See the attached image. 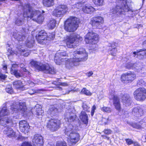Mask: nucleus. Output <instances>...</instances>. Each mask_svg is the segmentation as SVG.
Returning <instances> with one entry per match:
<instances>
[{"mask_svg": "<svg viewBox=\"0 0 146 146\" xmlns=\"http://www.w3.org/2000/svg\"><path fill=\"white\" fill-rule=\"evenodd\" d=\"M67 54L64 51L59 50L57 52L54 57V61L58 65H60L62 62L65 61L66 67L70 68L73 66H77L78 63L81 61H85L88 58V54L85 50L82 48L78 49L74 52L72 58L70 59L64 58L67 56Z\"/></svg>", "mask_w": 146, "mask_h": 146, "instance_id": "1", "label": "nucleus"}, {"mask_svg": "<svg viewBox=\"0 0 146 146\" xmlns=\"http://www.w3.org/2000/svg\"><path fill=\"white\" fill-rule=\"evenodd\" d=\"M27 108L26 104L22 102L14 104L11 106L9 111L7 110L5 107H4L0 110V125L3 126L6 125L13 126L14 124L16 123V121L18 119L17 116H11L10 117H3L7 116L11 113L25 112Z\"/></svg>", "mask_w": 146, "mask_h": 146, "instance_id": "2", "label": "nucleus"}, {"mask_svg": "<svg viewBox=\"0 0 146 146\" xmlns=\"http://www.w3.org/2000/svg\"><path fill=\"white\" fill-rule=\"evenodd\" d=\"M23 16L27 20L31 19L38 23H41L43 21L44 17L41 15V12L39 11L34 10L30 5L27 4L23 7Z\"/></svg>", "mask_w": 146, "mask_h": 146, "instance_id": "3", "label": "nucleus"}, {"mask_svg": "<svg viewBox=\"0 0 146 146\" xmlns=\"http://www.w3.org/2000/svg\"><path fill=\"white\" fill-rule=\"evenodd\" d=\"M32 67L38 71H43L46 73L54 74V68L48 64H42L37 61L32 60L30 62Z\"/></svg>", "mask_w": 146, "mask_h": 146, "instance_id": "4", "label": "nucleus"}, {"mask_svg": "<svg viewBox=\"0 0 146 146\" xmlns=\"http://www.w3.org/2000/svg\"><path fill=\"white\" fill-rule=\"evenodd\" d=\"M117 6L111 10L110 13L115 14H123V13L127 12L129 9L127 5L126 0H116Z\"/></svg>", "mask_w": 146, "mask_h": 146, "instance_id": "5", "label": "nucleus"}, {"mask_svg": "<svg viewBox=\"0 0 146 146\" xmlns=\"http://www.w3.org/2000/svg\"><path fill=\"white\" fill-rule=\"evenodd\" d=\"M82 40V38L79 35L73 33L70 36H66L63 42L66 43L68 47L74 48L78 45L79 42Z\"/></svg>", "mask_w": 146, "mask_h": 146, "instance_id": "6", "label": "nucleus"}, {"mask_svg": "<svg viewBox=\"0 0 146 146\" xmlns=\"http://www.w3.org/2000/svg\"><path fill=\"white\" fill-rule=\"evenodd\" d=\"M79 23V19L78 18L75 17H70L65 22L64 29L68 32H74L78 27Z\"/></svg>", "mask_w": 146, "mask_h": 146, "instance_id": "7", "label": "nucleus"}, {"mask_svg": "<svg viewBox=\"0 0 146 146\" xmlns=\"http://www.w3.org/2000/svg\"><path fill=\"white\" fill-rule=\"evenodd\" d=\"M14 38L17 39L19 41V46H18V48L19 51L18 54H21V55H23L25 56H27L29 54V52L27 51L24 48V46H25V45L23 43V40L25 39V33L22 35L18 34L15 32L12 34Z\"/></svg>", "mask_w": 146, "mask_h": 146, "instance_id": "8", "label": "nucleus"}, {"mask_svg": "<svg viewBox=\"0 0 146 146\" xmlns=\"http://www.w3.org/2000/svg\"><path fill=\"white\" fill-rule=\"evenodd\" d=\"M82 3L79 2L73 5L72 8L75 9L74 11L75 12L78 11L77 9H82L84 12L87 13H91L95 11V9L92 6L88 4H82Z\"/></svg>", "mask_w": 146, "mask_h": 146, "instance_id": "9", "label": "nucleus"}, {"mask_svg": "<svg viewBox=\"0 0 146 146\" xmlns=\"http://www.w3.org/2000/svg\"><path fill=\"white\" fill-rule=\"evenodd\" d=\"M133 94L136 100L143 101L146 98V89L144 88H139L134 91Z\"/></svg>", "mask_w": 146, "mask_h": 146, "instance_id": "10", "label": "nucleus"}, {"mask_svg": "<svg viewBox=\"0 0 146 146\" xmlns=\"http://www.w3.org/2000/svg\"><path fill=\"white\" fill-rule=\"evenodd\" d=\"M98 36L95 33L91 31L89 32L85 36V41L86 43L96 44L98 41Z\"/></svg>", "mask_w": 146, "mask_h": 146, "instance_id": "11", "label": "nucleus"}, {"mask_svg": "<svg viewBox=\"0 0 146 146\" xmlns=\"http://www.w3.org/2000/svg\"><path fill=\"white\" fill-rule=\"evenodd\" d=\"M68 10L67 6L65 5H62L58 6L53 12V15L56 17H62L66 13Z\"/></svg>", "mask_w": 146, "mask_h": 146, "instance_id": "12", "label": "nucleus"}, {"mask_svg": "<svg viewBox=\"0 0 146 146\" xmlns=\"http://www.w3.org/2000/svg\"><path fill=\"white\" fill-rule=\"evenodd\" d=\"M60 124V121L59 120L52 119L48 122L47 127L51 131H54L59 128Z\"/></svg>", "mask_w": 146, "mask_h": 146, "instance_id": "13", "label": "nucleus"}, {"mask_svg": "<svg viewBox=\"0 0 146 146\" xmlns=\"http://www.w3.org/2000/svg\"><path fill=\"white\" fill-rule=\"evenodd\" d=\"M109 98L110 99L113 100V104L116 109L119 111L120 110L121 106L119 100L117 97L115 95L114 91H111V92H110Z\"/></svg>", "mask_w": 146, "mask_h": 146, "instance_id": "14", "label": "nucleus"}, {"mask_svg": "<svg viewBox=\"0 0 146 146\" xmlns=\"http://www.w3.org/2000/svg\"><path fill=\"white\" fill-rule=\"evenodd\" d=\"M136 76V75L133 72L129 71L121 75V80L122 82L126 81L131 82L135 79Z\"/></svg>", "mask_w": 146, "mask_h": 146, "instance_id": "15", "label": "nucleus"}, {"mask_svg": "<svg viewBox=\"0 0 146 146\" xmlns=\"http://www.w3.org/2000/svg\"><path fill=\"white\" fill-rule=\"evenodd\" d=\"M43 138L41 135L36 134L34 136L32 142L34 146H43Z\"/></svg>", "mask_w": 146, "mask_h": 146, "instance_id": "16", "label": "nucleus"}, {"mask_svg": "<svg viewBox=\"0 0 146 146\" xmlns=\"http://www.w3.org/2000/svg\"><path fill=\"white\" fill-rule=\"evenodd\" d=\"M19 126L21 131L25 134L27 133L30 130L29 124L25 120L20 121L19 123Z\"/></svg>", "mask_w": 146, "mask_h": 146, "instance_id": "17", "label": "nucleus"}, {"mask_svg": "<svg viewBox=\"0 0 146 146\" xmlns=\"http://www.w3.org/2000/svg\"><path fill=\"white\" fill-rule=\"evenodd\" d=\"M79 135L76 132H73L70 134L68 138V141L72 144L76 143L79 139Z\"/></svg>", "mask_w": 146, "mask_h": 146, "instance_id": "18", "label": "nucleus"}, {"mask_svg": "<svg viewBox=\"0 0 146 146\" xmlns=\"http://www.w3.org/2000/svg\"><path fill=\"white\" fill-rule=\"evenodd\" d=\"M104 23L103 18L98 17L93 18L91 20V23L93 27L99 28V27Z\"/></svg>", "mask_w": 146, "mask_h": 146, "instance_id": "19", "label": "nucleus"}, {"mask_svg": "<svg viewBox=\"0 0 146 146\" xmlns=\"http://www.w3.org/2000/svg\"><path fill=\"white\" fill-rule=\"evenodd\" d=\"M48 36L47 34L44 30H41L38 33V35L36 36V38L38 43H41L43 40H45L47 39Z\"/></svg>", "mask_w": 146, "mask_h": 146, "instance_id": "20", "label": "nucleus"}, {"mask_svg": "<svg viewBox=\"0 0 146 146\" xmlns=\"http://www.w3.org/2000/svg\"><path fill=\"white\" fill-rule=\"evenodd\" d=\"M132 113L133 115L136 117H139L143 115L144 111L141 108L138 107L133 108Z\"/></svg>", "mask_w": 146, "mask_h": 146, "instance_id": "21", "label": "nucleus"}, {"mask_svg": "<svg viewBox=\"0 0 146 146\" xmlns=\"http://www.w3.org/2000/svg\"><path fill=\"white\" fill-rule=\"evenodd\" d=\"M12 67L11 69V72L12 74L14 75L17 78H19L23 75V74L19 73L16 70L18 67L17 64L15 63L11 64Z\"/></svg>", "mask_w": 146, "mask_h": 146, "instance_id": "22", "label": "nucleus"}, {"mask_svg": "<svg viewBox=\"0 0 146 146\" xmlns=\"http://www.w3.org/2000/svg\"><path fill=\"white\" fill-rule=\"evenodd\" d=\"M3 133L9 137H15L16 136L15 132L12 128L9 127H5Z\"/></svg>", "mask_w": 146, "mask_h": 146, "instance_id": "23", "label": "nucleus"}, {"mask_svg": "<svg viewBox=\"0 0 146 146\" xmlns=\"http://www.w3.org/2000/svg\"><path fill=\"white\" fill-rule=\"evenodd\" d=\"M146 118H144L143 121H144V122L143 121H141L138 123H132L130 124L133 127L137 129H141L142 127H144L146 123Z\"/></svg>", "mask_w": 146, "mask_h": 146, "instance_id": "24", "label": "nucleus"}, {"mask_svg": "<svg viewBox=\"0 0 146 146\" xmlns=\"http://www.w3.org/2000/svg\"><path fill=\"white\" fill-rule=\"evenodd\" d=\"M116 43L112 42L109 44L108 45L111 48L109 49V52L111 55L115 56L117 52V49L116 48Z\"/></svg>", "mask_w": 146, "mask_h": 146, "instance_id": "25", "label": "nucleus"}, {"mask_svg": "<svg viewBox=\"0 0 146 146\" xmlns=\"http://www.w3.org/2000/svg\"><path fill=\"white\" fill-rule=\"evenodd\" d=\"M122 102L125 106H129L131 104V98L129 95L125 94L122 97Z\"/></svg>", "mask_w": 146, "mask_h": 146, "instance_id": "26", "label": "nucleus"}, {"mask_svg": "<svg viewBox=\"0 0 146 146\" xmlns=\"http://www.w3.org/2000/svg\"><path fill=\"white\" fill-rule=\"evenodd\" d=\"M133 54L135 55L134 56L137 55V57L139 58H143L144 57H146V50L141 49L139 51L137 50L136 52H134Z\"/></svg>", "mask_w": 146, "mask_h": 146, "instance_id": "27", "label": "nucleus"}, {"mask_svg": "<svg viewBox=\"0 0 146 146\" xmlns=\"http://www.w3.org/2000/svg\"><path fill=\"white\" fill-rule=\"evenodd\" d=\"M74 127L72 124H70L67 126H65V129L63 130L65 134L68 136H69L70 134L72 133V130Z\"/></svg>", "mask_w": 146, "mask_h": 146, "instance_id": "28", "label": "nucleus"}, {"mask_svg": "<svg viewBox=\"0 0 146 146\" xmlns=\"http://www.w3.org/2000/svg\"><path fill=\"white\" fill-rule=\"evenodd\" d=\"M13 85L15 88L21 90L26 89L23 86L22 82L21 81L17 80L14 81L13 82Z\"/></svg>", "mask_w": 146, "mask_h": 146, "instance_id": "29", "label": "nucleus"}, {"mask_svg": "<svg viewBox=\"0 0 146 146\" xmlns=\"http://www.w3.org/2000/svg\"><path fill=\"white\" fill-rule=\"evenodd\" d=\"M79 117L84 123L87 124L88 122V117L85 112L82 111Z\"/></svg>", "mask_w": 146, "mask_h": 146, "instance_id": "30", "label": "nucleus"}, {"mask_svg": "<svg viewBox=\"0 0 146 146\" xmlns=\"http://www.w3.org/2000/svg\"><path fill=\"white\" fill-rule=\"evenodd\" d=\"M76 118V116L74 114L68 113L66 115L65 119L68 122H71L75 120Z\"/></svg>", "mask_w": 146, "mask_h": 146, "instance_id": "31", "label": "nucleus"}, {"mask_svg": "<svg viewBox=\"0 0 146 146\" xmlns=\"http://www.w3.org/2000/svg\"><path fill=\"white\" fill-rule=\"evenodd\" d=\"M43 4L44 6L46 7H50L54 5V0H43Z\"/></svg>", "mask_w": 146, "mask_h": 146, "instance_id": "32", "label": "nucleus"}, {"mask_svg": "<svg viewBox=\"0 0 146 146\" xmlns=\"http://www.w3.org/2000/svg\"><path fill=\"white\" fill-rule=\"evenodd\" d=\"M58 111L57 109L54 106H51L48 110V113L52 115H54Z\"/></svg>", "mask_w": 146, "mask_h": 146, "instance_id": "33", "label": "nucleus"}, {"mask_svg": "<svg viewBox=\"0 0 146 146\" xmlns=\"http://www.w3.org/2000/svg\"><path fill=\"white\" fill-rule=\"evenodd\" d=\"M35 109H36V114L38 115H42L43 111L42 110L41 106L38 104L36 106Z\"/></svg>", "mask_w": 146, "mask_h": 146, "instance_id": "34", "label": "nucleus"}, {"mask_svg": "<svg viewBox=\"0 0 146 146\" xmlns=\"http://www.w3.org/2000/svg\"><path fill=\"white\" fill-rule=\"evenodd\" d=\"M56 21L53 19H50L48 23L47 26L50 29H53L55 26Z\"/></svg>", "mask_w": 146, "mask_h": 146, "instance_id": "35", "label": "nucleus"}, {"mask_svg": "<svg viewBox=\"0 0 146 146\" xmlns=\"http://www.w3.org/2000/svg\"><path fill=\"white\" fill-rule=\"evenodd\" d=\"M34 42L35 41L33 38L31 39L29 38L26 42V46L28 47L31 48L33 46Z\"/></svg>", "mask_w": 146, "mask_h": 146, "instance_id": "36", "label": "nucleus"}, {"mask_svg": "<svg viewBox=\"0 0 146 146\" xmlns=\"http://www.w3.org/2000/svg\"><path fill=\"white\" fill-rule=\"evenodd\" d=\"M24 20L23 17L22 18L19 17L15 21V24L18 26L22 25L24 24Z\"/></svg>", "mask_w": 146, "mask_h": 146, "instance_id": "37", "label": "nucleus"}, {"mask_svg": "<svg viewBox=\"0 0 146 146\" xmlns=\"http://www.w3.org/2000/svg\"><path fill=\"white\" fill-rule=\"evenodd\" d=\"M137 64H133L131 63H128L127 64L125 67L126 68L129 69L133 68H135L137 70H138L139 68L138 66L136 65Z\"/></svg>", "mask_w": 146, "mask_h": 146, "instance_id": "38", "label": "nucleus"}, {"mask_svg": "<svg viewBox=\"0 0 146 146\" xmlns=\"http://www.w3.org/2000/svg\"><path fill=\"white\" fill-rule=\"evenodd\" d=\"M43 89H37L36 90H34L33 89H30L28 91V93L31 95L35 93H40L42 92L43 91Z\"/></svg>", "mask_w": 146, "mask_h": 146, "instance_id": "39", "label": "nucleus"}, {"mask_svg": "<svg viewBox=\"0 0 146 146\" xmlns=\"http://www.w3.org/2000/svg\"><path fill=\"white\" fill-rule=\"evenodd\" d=\"M80 93L82 94H84L88 96H91L92 94L89 90L85 88H84L82 90Z\"/></svg>", "mask_w": 146, "mask_h": 146, "instance_id": "40", "label": "nucleus"}, {"mask_svg": "<svg viewBox=\"0 0 146 146\" xmlns=\"http://www.w3.org/2000/svg\"><path fill=\"white\" fill-rule=\"evenodd\" d=\"M93 2L96 5L101 6L103 5L104 0H93Z\"/></svg>", "mask_w": 146, "mask_h": 146, "instance_id": "41", "label": "nucleus"}, {"mask_svg": "<svg viewBox=\"0 0 146 146\" xmlns=\"http://www.w3.org/2000/svg\"><path fill=\"white\" fill-rule=\"evenodd\" d=\"M101 110L104 112H106L108 113H109L111 111V110L109 107H104L101 108Z\"/></svg>", "mask_w": 146, "mask_h": 146, "instance_id": "42", "label": "nucleus"}, {"mask_svg": "<svg viewBox=\"0 0 146 146\" xmlns=\"http://www.w3.org/2000/svg\"><path fill=\"white\" fill-rule=\"evenodd\" d=\"M6 92L10 94H12L13 93V90L11 86H7L5 89Z\"/></svg>", "mask_w": 146, "mask_h": 146, "instance_id": "43", "label": "nucleus"}, {"mask_svg": "<svg viewBox=\"0 0 146 146\" xmlns=\"http://www.w3.org/2000/svg\"><path fill=\"white\" fill-rule=\"evenodd\" d=\"M56 146H67L64 141H58L57 143Z\"/></svg>", "mask_w": 146, "mask_h": 146, "instance_id": "44", "label": "nucleus"}, {"mask_svg": "<svg viewBox=\"0 0 146 146\" xmlns=\"http://www.w3.org/2000/svg\"><path fill=\"white\" fill-rule=\"evenodd\" d=\"M55 82H54V84L57 85H61L63 86H67L68 85V84L66 82H57L56 84L55 83Z\"/></svg>", "mask_w": 146, "mask_h": 146, "instance_id": "45", "label": "nucleus"}, {"mask_svg": "<svg viewBox=\"0 0 146 146\" xmlns=\"http://www.w3.org/2000/svg\"><path fill=\"white\" fill-rule=\"evenodd\" d=\"M24 65L23 64H21L20 65V66L21 68H22V70L24 72H25L26 73V74L27 75V74H29V72L28 71V70L26 69L25 68H23Z\"/></svg>", "mask_w": 146, "mask_h": 146, "instance_id": "46", "label": "nucleus"}, {"mask_svg": "<svg viewBox=\"0 0 146 146\" xmlns=\"http://www.w3.org/2000/svg\"><path fill=\"white\" fill-rule=\"evenodd\" d=\"M82 108L84 110L86 111H88V110L90 108V107L88 106L84 102L83 103Z\"/></svg>", "mask_w": 146, "mask_h": 146, "instance_id": "47", "label": "nucleus"}, {"mask_svg": "<svg viewBox=\"0 0 146 146\" xmlns=\"http://www.w3.org/2000/svg\"><path fill=\"white\" fill-rule=\"evenodd\" d=\"M125 140L127 144L128 145H131L134 143V142L131 139H126Z\"/></svg>", "mask_w": 146, "mask_h": 146, "instance_id": "48", "label": "nucleus"}, {"mask_svg": "<svg viewBox=\"0 0 146 146\" xmlns=\"http://www.w3.org/2000/svg\"><path fill=\"white\" fill-rule=\"evenodd\" d=\"M7 76L2 73L0 72V80H5L7 78Z\"/></svg>", "mask_w": 146, "mask_h": 146, "instance_id": "49", "label": "nucleus"}, {"mask_svg": "<svg viewBox=\"0 0 146 146\" xmlns=\"http://www.w3.org/2000/svg\"><path fill=\"white\" fill-rule=\"evenodd\" d=\"M21 146H32L30 142H25L22 143Z\"/></svg>", "mask_w": 146, "mask_h": 146, "instance_id": "50", "label": "nucleus"}, {"mask_svg": "<svg viewBox=\"0 0 146 146\" xmlns=\"http://www.w3.org/2000/svg\"><path fill=\"white\" fill-rule=\"evenodd\" d=\"M96 109V107L95 105H94L92 108V110L91 112V115L92 116L94 115V113L95 112V110Z\"/></svg>", "mask_w": 146, "mask_h": 146, "instance_id": "51", "label": "nucleus"}, {"mask_svg": "<svg viewBox=\"0 0 146 146\" xmlns=\"http://www.w3.org/2000/svg\"><path fill=\"white\" fill-rule=\"evenodd\" d=\"M104 132L105 134L108 135L110 134L111 133V131L109 129H105Z\"/></svg>", "mask_w": 146, "mask_h": 146, "instance_id": "52", "label": "nucleus"}, {"mask_svg": "<svg viewBox=\"0 0 146 146\" xmlns=\"http://www.w3.org/2000/svg\"><path fill=\"white\" fill-rule=\"evenodd\" d=\"M29 83L31 87L33 86H34V84L31 81H29Z\"/></svg>", "mask_w": 146, "mask_h": 146, "instance_id": "53", "label": "nucleus"}, {"mask_svg": "<svg viewBox=\"0 0 146 146\" xmlns=\"http://www.w3.org/2000/svg\"><path fill=\"white\" fill-rule=\"evenodd\" d=\"M93 74V73L92 71L90 72L87 73V76L89 77L91 76Z\"/></svg>", "mask_w": 146, "mask_h": 146, "instance_id": "54", "label": "nucleus"}, {"mask_svg": "<svg viewBox=\"0 0 146 146\" xmlns=\"http://www.w3.org/2000/svg\"><path fill=\"white\" fill-rule=\"evenodd\" d=\"M133 144H134V146H140V145L137 142H134Z\"/></svg>", "mask_w": 146, "mask_h": 146, "instance_id": "55", "label": "nucleus"}, {"mask_svg": "<svg viewBox=\"0 0 146 146\" xmlns=\"http://www.w3.org/2000/svg\"><path fill=\"white\" fill-rule=\"evenodd\" d=\"M7 68V67L6 66H3V69L4 70H6Z\"/></svg>", "mask_w": 146, "mask_h": 146, "instance_id": "56", "label": "nucleus"}, {"mask_svg": "<svg viewBox=\"0 0 146 146\" xmlns=\"http://www.w3.org/2000/svg\"><path fill=\"white\" fill-rule=\"evenodd\" d=\"M9 50V51L10 53L11 54L12 53V51L11 50V49H10V48H9L8 49Z\"/></svg>", "mask_w": 146, "mask_h": 146, "instance_id": "57", "label": "nucleus"}, {"mask_svg": "<svg viewBox=\"0 0 146 146\" xmlns=\"http://www.w3.org/2000/svg\"><path fill=\"white\" fill-rule=\"evenodd\" d=\"M49 37L50 38H53L54 37V35H52L51 36H50V35H49Z\"/></svg>", "mask_w": 146, "mask_h": 146, "instance_id": "58", "label": "nucleus"}, {"mask_svg": "<svg viewBox=\"0 0 146 146\" xmlns=\"http://www.w3.org/2000/svg\"><path fill=\"white\" fill-rule=\"evenodd\" d=\"M143 44H146V40H145L143 42Z\"/></svg>", "mask_w": 146, "mask_h": 146, "instance_id": "59", "label": "nucleus"}, {"mask_svg": "<svg viewBox=\"0 0 146 146\" xmlns=\"http://www.w3.org/2000/svg\"><path fill=\"white\" fill-rule=\"evenodd\" d=\"M106 138H107V139H108V140H109V137H106Z\"/></svg>", "mask_w": 146, "mask_h": 146, "instance_id": "60", "label": "nucleus"}, {"mask_svg": "<svg viewBox=\"0 0 146 146\" xmlns=\"http://www.w3.org/2000/svg\"><path fill=\"white\" fill-rule=\"evenodd\" d=\"M107 122H105L104 123L105 124H107Z\"/></svg>", "mask_w": 146, "mask_h": 146, "instance_id": "61", "label": "nucleus"}, {"mask_svg": "<svg viewBox=\"0 0 146 146\" xmlns=\"http://www.w3.org/2000/svg\"><path fill=\"white\" fill-rule=\"evenodd\" d=\"M0 0L1 1H5V0Z\"/></svg>", "mask_w": 146, "mask_h": 146, "instance_id": "62", "label": "nucleus"}, {"mask_svg": "<svg viewBox=\"0 0 146 146\" xmlns=\"http://www.w3.org/2000/svg\"><path fill=\"white\" fill-rule=\"evenodd\" d=\"M42 13H44V11H42Z\"/></svg>", "mask_w": 146, "mask_h": 146, "instance_id": "63", "label": "nucleus"}, {"mask_svg": "<svg viewBox=\"0 0 146 146\" xmlns=\"http://www.w3.org/2000/svg\"><path fill=\"white\" fill-rule=\"evenodd\" d=\"M106 119L104 118V119H103V121H104V120Z\"/></svg>", "mask_w": 146, "mask_h": 146, "instance_id": "64", "label": "nucleus"}]
</instances>
